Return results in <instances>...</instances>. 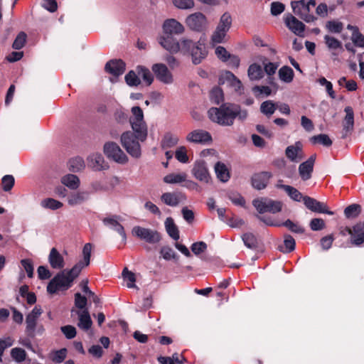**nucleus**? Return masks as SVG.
<instances>
[{
	"instance_id": "nucleus-1",
	"label": "nucleus",
	"mask_w": 364,
	"mask_h": 364,
	"mask_svg": "<svg viewBox=\"0 0 364 364\" xmlns=\"http://www.w3.org/2000/svg\"><path fill=\"white\" fill-rule=\"evenodd\" d=\"M92 250V244L86 243L82 248V259L76 263L70 269H64L58 273L48 284V292L55 294L59 290H66L69 289L73 281L79 276L81 271L90 264Z\"/></svg>"
},
{
	"instance_id": "nucleus-2",
	"label": "nucleus",
	"mask_w": 364,
	"mask_h": 364,
	"mask_svg": "<svg viewBox=\"0 0 364 364\" xmlns=\"http://www.w3.org/2000/svg\"><path fill=\"white\" fill-rule=\"evenodd\" d=\"M210 119L222 126H230L234 119L237 117L239 119L244 120L247 117L246 110L240 109V107L234 104H224L219 108L212 107L208 112Z\"/></svg>"
},
{
	"instance_id": "nucleus-3",
	"label": "nucleus",
	"mask_w": 364,
	"mask_h": 364,
	"mask_svg": "<svg viewBox=\"0 0 364 364\" xmlns=\"http://www.w3.org/2000/svg\"><path fill=\"white\" fill-rule=\"evenodd\" d=\"M141 139L134 131L124 132L120 137V142L127 152L133 158L139 159L141 155V149L139 144Z\"/></svg>"
},
{
	"instance_id": "nucleus-4",
	"label": "nucleus",
	"mask_w": 364,
	"mask_h": 364,
	"mask_svg": "<svg viewBox=\"0 0 364 364\" xmlns=\"http://www.w3.org/2000/svg\"><path fill=\"white\" fill-rule=\"evenodd\" d=\"M131 111L132 116L129 118V122L132 130L144 141L147 137V127L144 119L143 111L138 106L133 107Z\"/></svg>"
},
{
	"instance_id": "nucleus-5",
	"label": "nucleus",
	"mask_w": 364,
	"mask_h": 364,
	"mask_svg": "<svg viewBox=\"0 0 364 364\" xmlns=\"http://www.w3.org/2000/svg\"><path fill=\"white\" fill-rule=\"evenodd\" d=\"M43 313L40 306H36L26 317V332L30 337L41 335L45 329L42 325L38 326L37 322Z\"/></svg>"
},
{
	"instance_id": "nucleus-6",
	"label": "nucleus",
	"mask_w": 364,
	"mask_h": 364,
	"mask_svg": "<svg viewBox=\"0 0 364 364\" xmlns=\"http://www.w3.org/2000/svg\"><path fill=\"white\" fill-rule=\"evenodd\" d=\"M316 5V0H299L291 2L293 12L307 23L314 21L316 18L310 14L311 6Z\"/></svg>"
},
{
	"instance_id": "nucleus-7",
	"label": "nucleus",
	"mask_w": 364,
	"mask_h": 364,
	"mask_svg": "<svg viewBox=\"0 0 364 364\" xmlns=\"http://www.w3.org/2000/svg\"><path fill=\"white\" fill-rule=\"evenodd\" d=\"M103 151L107 158L119 164L128 162V157L120 146L114 141H107L104 144Z\"/></svg>"
},
{
	"instance_id": "nucleus-8",
	"label": "nucleus",
	"mask_w": 364,
	"mask_h": 364,
	"mask_svg": "<svg viewBox=\"0 0 364 364\" xmlns=\"http://www.w3.org/2000/svg\"><path fill=\"white\" fill-rule=\"evenodd\" d=\"M253 205L259 213L269 212L277 213L281 211L282 203L267 198H257L253 200Z\"/></svg>"
},
{
	"instance_id": "nucleus-9",
	"label": "nucleus",
	"mask_w": 364,
	"mask_h": 364,
	"mask_svg": "<svg viewBox=\"0 0 364 364\" xmlns=\"http://www.w3.org/2000/svg\"><path fill=\"white\" fill-rule=\"evenodd\" d=\"M132 234L133 236L151 244L157 243L161 240V235L156 230L139 225L132 228Z\"/></svg>"
},
{
	"instance_id": "nucleus-10",
	"label": "nucleus",
	"mask_w": 364,
	"mask_h": 364,
	"mask_svg": "<svg viewBox=\"0 0 364 364\" xmlns=\"http://www.w3.org/2000/svg\"><path fill=\"white\" fill-rule=\"evenodd\" d=\"M185 23L191 30L195 31H202L208 23L206 16L200 11L189 14L186 18Z\"/></svg>"
},
{
	"instance_id": "nucleus-11",
	"label": "nucleus",
	"mask_w": 364,
	"mask_h": 364,
	"mask_svg": "<svg viewBox=\"0 0 364 364\" xmlns=\"http://www.w3.org/2000/svg\"><path fill=\"white\" fill-rule=\"evenodd\" d=\"M191 173L196 179L202 183H209L211 182L212 178L207 164L203 160H198L194 162Z\"/></svg>"
},
{
	"instance_id": "nucleus-12",
	"label": "nucleus",
	"mask_w": 364,
	"mask_h": 364,
	"mask_svg": "<svg viewBox=\"0 0 364 364\" xmlns=\"http://www.w3.org/2000/svg\"><path fill=\"white\" fill-rule=\"evenodd\" d=\"M186 139L188 142L200 144H208L213 141L210 134L203 129H195L189 132Z\"/></svg>"
},
{
	"instance_id": "nucleus-13",
	"label": "nucleus",
	"mask_w": 364,
	"mask_h": 364,
	"mask_svg": "<svg viewBox=\"0 0 364 364\" xmlns=\"http://www.w3.org/2000/svg\"><path fill=\"white\" fill-rule=\"evenodd\" d=\"M286 26L295 35L303 37L305 25L291 14H286L284 16Z\"/></svg>"
},
{
	"instance_id": "nucleus-14",
	"label": "nucleus",
	"mask_w": 364,
	"mask_h": 364,
	"mask_svg": "<svg viewBox=\"0 0 364 364\" xmlns=\"http://www.w3.org/2000/svg\"><path fill=\"white\" fill-rule=\"evenodd\" d=\"M159 44L172 54L178 53V41L173 35L160 34L157 37Z\"/></svg>"
},
{
	"instance_id": "nucleus-15",
	"label": "nucleus",
	"mask_w": 364,
	"mask_h": 364,
	"mask_svg": "<svg viewBox=\"0 0 364 364\" xmlns=\"http://www.w3.org/2000/svg\"><path fill=\"white\" fill-rule=\"evenodd\" d=\"M185 31L182 23L175 18H168L162 24V33L167 35H181Z\"/></svg>"
},
{
	"instance_id": "nucleus-16",
	"label": "nucleus",
	"mask_w": 364,
	"mask_h": 364,
	"mask_svg": "<svg viewBox=\"0 0 364 364\" xmlns=\"http://www.w3.org/2000/svg\"><path fill=\"white\" fill-rule=\"evenodd\" d=\"M287 158L293 163H299L304 159L303 145L300 141H296L294 144L288 146L285 150Z\"/></svg>"
},
{
	"instance_id": "nucleus-17",
	"label": "nucleus",
	"mask_w": 364,
	"mask_h": 364,
	"mask_svg": "<svg viewBox=\"0 0 364 364\" xmlns=\"http://www.w3.org/2000/svg\"><path fill=\"white\" fill-rule=\"evenodd\" d=\"M303 201L306 207L313 212L318 213H326L329 215H333V212L328 210V206L317 200L309 196L303 198Z\"/></svg>"
},
{
	"instance_id": "nucleus-18",
	"label": "nucleus",
	"mask_w": 364,
	"mask_h": 364,
	"mask_svg": "<svg viewBox=\"0 0 364 364\" xmlns=\"http://www.w3.org/2000/svg\"><path fill=\"white\" fill-rule=\"evenodd\" d=\"M87 166L96 171L106 170L109 168L103 156L100 153L90 154L87 158Z\"/></svg>"
},
{
	"instance_id": "nucleus-19",
	"label": "nucleus",
	"mask_w": 364,
	"mask_h": 364,
	"mask_svg": "<svg viewBox=\"0 0 364 364\" xmlns=\"http://www.w3.org/2000/svg\"><path fill=\"white\" fill-rule=\"evenodd\" d=\"M344 111L346 117L342 123L343 129L341 132V137L343 139L352 133L354 127V113L352 107H346Z\"/></svg>"
},
{
	"instance_id": "nucleus-20",
	"label": "nucleus",
	"mask_w": 364,
	"mask_h": 364,
	"mask_svg": "<svg viewBox=\"0 0 364 364\" xmlns=\"http://www.w3.org/2000/svg\"><path fill=\"white\" fill-rule=\"evenodd\" d=\"M160 200L166 205L176 207L186 200V197L181 192H166L161 196Z\"/></svg>"
},
{
	"instance_id": "nucleus-21",
	"label": "nucleus",
	"mask_w": 364,
	"mask_h": 364,
	"mask_svg": "<svg viewBox=\"0 0 364 364\" xmlns=\"http://www.w3.org/2000/svg\"><path fill=\"white\" fill-rule=\"evenodd\" d=\"M152 70L158 80L166 84L173 82V77L168 68L162 63H156L152 66Z\"/></svg>"
},
{
	"instance_id": "nucleus-22",
	"label": "nucleus",
	"mask_w": 364,
	"mask_h": 364,
	"mask_svg": "<svg viewBox=\"0 0 364 364\" xmlns=\"http://www.w3.org/2000/svg\"><path fill=\"white\" fill-rule=\"evenodd\" d=\"M90 191L87 190L73 192L68 196L67 202L70 206L80 205L90 199Z\"/></svg>"
},
{
	"instance_id": "nucleus-23",
	"label": "nucleus",
	"mask_w": 364,
	"mask_h": 364,
	"mask_svg": "<svg viewBox=\"0 0 364 364\" xmlns=\"http://www.w3.org/2000/svg\"><path fill=\"white\" fill-rule=\"evenodd\" d=\"M346 230L351 236V242L359 246L364 242V225L358 223L355 225L353 228H347Z\"/></svg>"
},
{
	"instance_id": "nucleus-24",
	"label": "nucleus",
	"mask_w": 364,
	"mask_h": 364,
	"mask_svg": "<svg viewBox=\"0 0 364 364\" xmlns=\"http://www.w3.org/2000/svg\"><path fill=\"white\" fill-rule=\"evenodd\" d=\"M74 314L78 316L79 322L77 326L79 328L87 331L91 327L92 321L88 310L76 311L75 309H72L71 316H73Z\"/></svg>"
},
{
	"instance_id": "nucleus-25",
	"label": "nucleus",
	"mask_w": 364,
	"mask_h": 364,
	"mask_svg": "<svg viewBox=\"0 0 364 364\" xmlns=\"http://www.w3.org/2000/svg\"><path fill=\"white\" fill-rule=\"evenodd\" d=\"M189 55H191L192 61L194 64L197 65L201 63L207 55L205 44L200 41H197Z\"/></svg>"
},
{
	"instance_id": "nucleus-26",
	"label": "nucleus",
	"mask_w": 364,
	"mask_h": 364,
	"mask_svg": "<svg viewBox=\"0 0 364 364\" xmlns=\"http://www.w3.org/2000/svg\"><path fill=\"white\" fill-rule=\"evenodd\" d=\"M105 70L114 77L122 75L125 70V64L121 60H111L105 65Z\"/></svg>"
},
{
	"instance_id": "nucleus-27",
	"label": "nucleus",
	"mask_w": 364,
	"mask_h": 364,
	"mask_svg": "<svg viewBox=\"0 0 364 364\" xmlns=\"http://www.w3.org/2000/svg\"><path fill=\"white\" fill-rule=\"evenodd\" d=\"M48 262L50 267L55 269H63L65 265L63 256L55 247H53L50 251Z\"/></svg>"
},
{
	"instance_id": "nucleus-28",
	"label": "nucleus",
	"mask_w": 364,
	"mask_h": 364,
	"mask_svg": "<svg viewBox=\"0 0 364 364\" xmlns=\"http://www.w3.org/2000/svg\"><path fill=\"white\" fill-rule=\"evenodd\" d=\"M103 223L107 227L117 231L124 240L127 239V235L123 226L119 223L118 217L116 215L107 217L103 219Z\"/></svg>"
},
{
	"instance_id": "nucleus-29",
	"label": "nucleus",
	"mask_w": 364,
	"mask_h": 364,
	"mask_svg": "<svg viewBox=\"0 0 364 364\" xmlns=\"http://www.w3.org/2000/svg\"><path fill=\"white\" fill-rule=\"evenodd\" d=\"M315 159V156H311L307 161L299 165V172L303 180L306 181L311 178Z\"/></svg>"
},
{
	"instance_id": "nucleus-30",
	"label": "nucleus",
	"mask_w": 364,
	"mask_h": 364,
	"mask_svg": "<svg viewBox=\"0 0 364 364\" xmlns=\"http://www.w3.org/2000/svg\"><path fill=\"white\" fill-rule=\"evenodd\" d=\"M271 176L272 174L269 172H262L254 175L252 178V183L253 187L258 190L264 188L267 186Z\"/></svg>"
},
{
	"instance_id": "nucleus-31",
	"label": "nucleus",
	"mask_w": 364,
	"mask_h": 364,
	"mask_svg": "<svg viewBox=\"0 0 364 364\" xmlns=\"http://www.w3.org/2000/svg\"><path fill=\"white\" fill-rule=\"evenodd\" d=\"M217 178L223 183L228 181L230 178V171L227 166L220 161L217 162L214 166Z\"/></svg>"
},
{
	"instance_id": "nucleus-32",
	"label": "nucleus",
	"mask_w": 364,
	"mask_h": 364,
	"mask_svg": "<svg viewBox=\"0 0 364 364\" xmlns=\"http://www.w3.org/2000/svg\"><path fill=\"white\" fill-rule=\"evenodd\" d=\"M60 181L70 190H77L80 185V181L78 176L70 173L63 176Z\"/></svg>"
},
{
	"instance_id": "nucleus-33",
	"label": "nucleus",
	"mask_w": 364,
	"mask_h": 364,
	"mask_svg": "<svg viewBox=\"0 0 364 364\" xmlns=\"http://www.w3.org/2000/svg\"><path fill=\"white\" fill-rule=\"evenodd\" d=\"M164 225L168 235L174 240H178L180 237L178 227L172 218L168 217L164 222Z\"/></svg>"
},
{
	"instance_id": "nucleus-34",
	"label": "nucleus",
	"mask_w": 364,
	"mask_h": 364,
	"mask_svg": "<svg viewBox=\"0 0 364 364\" xmlns=\"http://www.w3.org/2000/svg\"><path fill=\"white\" fill-rule=\"evenodd\" d=\"M188 175L185 172L172 173L164 177V181L168 184H177L186 181Z\"/></svg>"
},
{
	"instance_id": "nucleus-35",
	"label": "nucleus",
	"mask_w": 364,
	"mask_h": 364,
	"mask_svg": "<svg viewBox=\"0 0 364 364\" xmlns=\"http://www.w3.org/2000/svg\"><path fill=\"white\" fill-rule=\"evenodd\" d=\"M324 41L328 48L333 52V55L338 54L343 50L341 42L336 38L326 35L324 36Z\"/></svg>"
},
{
	"instance_id": "nucleus-36",
	"label": "nucleus",
	"mask_w": 364,
	"mask_h": 364,
	"mask_svg": "<svg viewBox=\"0 0 364 364\" xmlns=\"http://www.w3.org/2000/svg\"><path fill=\"white\" fill-rule=\"evenodd\" d=\"M247 75L250 80H259L262 78L264 73L260 65L253 63L250 65Z\"/></svg>"
},
{
	"instance_id": "nucleus-37",
	"label": "nucleus",
	"mask_w": 364,
	"mask_h": 364,
	"mask_svg": "<svg viewBox=\"0 0 364 364\" xmlns=\"http://www.w3.org/2000/svg\"><path fill=\"white\" fill-rule=\"evenodd\" d=\"M178 141L179 138L177 135L166 133L161 141V146L164 149H169L177 145Z\"/></svg>"
},
{
	"instance_id": "nucleus-38",
	"label": "nucleus",
	"mask_w": 364,
	"mask_h": 364,
	"mask_svg": "<svg viewBox=\"0 0 364 364\" xmlns=\"http://www.w3.org/2000/svg\"><path fill=\"white\" fill-rule=\"evenodd\" d=\"M196 42L186 38H182L178 41V53L190 54Z\"/></svg>"
},
{
	"instance_id": "nucleus-39",
	"label": "nucleus",
	"mask_w": 364,
	"mask_h": 364,
	"mask_svg": "<svg viewBox=\"0 0 364 364\" xmlns=\"http://www.w3.org/2000/svg\"><path fill=\"white\" fill-rule=\"evenodd\" d=\"M232 26V18L229 13H224L219 20V22L216 26V28L220 29L221 31H224L225 32H228Z\"/></svg>"
},
{
	"instance_id": "nucleus-40",
	"label": "nucleus",
	"mask_w": 364,
	"mask_h": 364,
	"mask_svg": "<svg viewBox=\"0 0 364 364\" xmlns=\"http://www.w3.org/2000/svg\"><path fill=\"white\" fill-rule=\"evenodd\" d=\"M277 187L284 190L289 196L295 201L303 199L302 194L295 188L288 185H277Z\"/></svg>"
},
{
	"instance_id": "nucleus-41",
	"label": "nucleus",
	"mask_w": 364,
	"mask_h": 364,
	"mask_svg": "<svg viewBox=\"0 0 364 364\" xmlns=\"http://www.w3.org/2000/svg\"><path fill=\"white\" fill-rule=\"evenodd\" d=\"M279 79L287 83H289L293 80L294 71L289 66H283L279 70Z\"/></svg>"
},
{
	"instance_id": "nucleus-42",
	"label": "nucleus",
	"mask_w": 364,
	"mask_h": 364,
	"mask_svg": "<svg viewBox=\"0 0 364 364\" xmlns=\"http://www.w3.org/2000/svg\"><path fill=\"white\" fill-rule=\"evenodd\" d=\"M41 205L43 208L55 210L61 208L63 204L54 198H48L41 201Z\"/></svg>"
},
{
	"instance_id": "nucleus-43",
	"label": "nucleus",
	"mask_w": 364,
	"mask_h": 364,
	"mask_svg": "<svg viewBox=\"0 0 364 364\" xmlns=\"http://www.w3.org/2000/svg\"><path fill=\"white\" fill-rule=\"evenodd\" d=\"M277 109V104L272 100L263 102L260 105V111L267 117L272 115Z\"/></svg>"
},
{
	"instance_id": "nucleus-44",
	"label": "nucleus",
	"mask_w": 364,
	"mask_h": 364,
	"mask_svg": "<svg viewBox=\"0 0 364 364\" xmlns=\"http://www.w3.org/2000/svg\"><path fill=\"white\" fill-rule=\"evenodd\" d=\"M69 166L73 172H79L85 168V164L82 158L77 156L70 160Z\"/></svg>"
},
{
	"instance_id": "nucleus-45",
	"label": "nucleus",
	"mask_w": 364,
	"mask_h": 364,
	"mask_svg": "<svg viewBox=\"0 0 364 364\" xmlns=\"http://www.w3.org/2000/svg\"><path fill=\"white\" fill-rule=\"evenodd\" d=\"M310 141L312 144H321L327 147L331 146L333 143L329 136L325 134L313 136L310 138Z\"/></svg>"
},
{
	"instance_id": "nucleus-46",
	"label": "nucleus",
	"mask_w": 364,
	"mask_h": 364,
	"mask_svg": "<svg viewBox=\"0 0 364 364\" xmlns=\"http://www.w3.org/2000/svg\"><path fill=\"white\" fill-rule=\"evenodd\" d=\"M222 77L228 81L231 86L235 87V90H239L242 87V83L231 72L226 71L223 74Z\"/></svg>"
},
{
	"instance_id": "nucleus-47",
	"label": "nucleus",
	"mask_w": 364,
	"mask_h": 364,
	"mask_svg": "<svg viewBox=\"0 0 364 364\" xmlns=\"http://www.w3.org/2000/svg\"><path fill=\"white\" fill-rule=\"evenodd\" d=\"M173 5L180 10H190L194 8V0H171Z\"/></svg>"
},
{
	"instance_id": "nucleus-48",
	"label": "nucleus",
	"mask_w": 364,
	"mask_h": 364,
	"mask_svg": "<svg viewBox=\"0 0 364 364\" xmlns=\"http://www.w3.org/2000/svg\"><path fill=\"white\" fill-rule=\"evenodd\" d=\"M227 33V32L223 30L221 31L218 28H215V31L213 32V34L211 36V43L213 44L224 43L225 41Z\"/></svg>"
},
{
	"instance_id": "nucleus-49",
	"label": "nucleus",
	"mask_w": 364,
	"mask_h": 364,
	"mask_svg": "<svg viewBox=\"0 0 364 364\" xmlns=\"http://www.w3.org/2000/svg\"><path fill=\"white\" fill-rule=\"evenodd\" d=\"M122 276L128 288H137L135 284V274L133 272L129 271L127 268H124L122 271Z\"/></svg>"
},
{
	"instance_id": "nucleus-50",
	"label": "nucleus",
	"mask_w": 364,
	"mask_h": 364,
	"mask_svg": "<svg viewBox=\"0 0 364 364\" xmlns=\"http://www.w3.org/2000/svg\"><path fill=\"white\" fill-rule=\"evenodd\" d=\"M361 206L358 204H352L346 207L344 210V214L347 218H355L360 213Z\"/></svg>"
},
{
	"instance_id": "nucleus-51",
	"label": "nucleus",
	"mask_w": 364,
	"mask_h": 364,
	"mask_svg": "<svg viewBox=\"0 0 364 364\" xmlns=\"http://www.w3.org/2000/svg\"><path fill=\"white\" fill-rule=\"evenodd\" d=\"M11 356L16 363H21L26 360V352L21 348H14L11 350Z\"/></svg>"
},
{
	"instance_id": "nucleus-52",
	"label": "nucleus",
	"mask_w": 364,
	"mask_h": 364,
	"mask_svg": "<svg viewBox=\"0 0 364 364\" xmlns=\"http://www.w3.org/2000/svg\"><path fill=\"white\" fill-rule=\"evenodd\" d=\"M210 97L212 102L216 105L223 102L224 97L222 89L218 87L213 88L210 94Z\"/></svg>"
},
{
	"instance_id": "nucleus-53",
	"label": "nucleus",
	"mask_w": 364,
	"mask_h": 364,
	"mask_svg": "<svg viewBox=\"0 0 364 364\" xmlns=\"http://www.w3.org/2000/svg\"><path fill=\"white\" fill-rule=\"evenodd\" d=\"M176 159L181 163L187 164L189 162V158L187 155V149L184 146L178 147L175 151Z\"/></svg>"
},
{
	"instance_id": "nucleus-54",
	"label": "nucleus",
	"mask_w": 364,
	"mask_h": 364,
	"mask_svg": "<svg viewBox=\"0 0 364 364\" xmlns=\"http://www.w3.org/2000/svg\"><path fill=\"white\" fill-rule=\"evenodd\" d=\"M326 28L331 33H339L343 31V24L338 21H328L326 22Z\"/></svg>"
},
{
	"instance_id": "nucleus-55",
	"label": "nucleus",
	"mask_w": 364,
	"mask_h": 364,
	"mask_svg": "<svg viewBox=\"0 0 364 364\" xmlns=\"http://www.w3.org/2000/svg\"><path fill=\"white\" fill-rule=\"evenodd\" d=\"M137 71L139 77H142L148 85L152 83L154 77L149 69L144 67H138Z\"/></svg>"
},
{
	"instance_id": "nucleus-56",
	"label": "nucleus",
	"mask_w": 364,
	"mask_h": 364,
	"mask_svg": "<svg viewBox=\"0 0 364 364\" xmlns=\"http://www.w3.org/2000/svg\"><path fill=\"white\" fill-rule=\"evenodd\" d=\"M87 303V300L85 296L78 292L75 294V306L77 309L76 311L88 310L86 308Z\"/></svg>"
},
{
	"instance_id": "nucleus-57",
	"label": "nucleus",
	"mask_w": 364,
	"mask_h": 364,
	"mask_svg": "<svg viewBox=\"0 0 364 364\" xmlns=\"http://www.w3.org/2000/svg\"><path fill=\"white\" fill-rule=\"evenodd\" d=\"M284 247H281L280 250L283 252H290L293 251L295 248V240L294 239L290 236H285L284 241Z\"/></svg>"
},
{
	"instance_id": "nucleus-58",
	"label": "nucleus",
	"mask_w": 364,
	"mask_h": 364,
	"mask_svg": "<svg viewBox=\"0 0 364 364\" xmlns=\"http://www.w3.org/2000/svg\"><path fill=\"white\" fill-rule=\"evenodd\" d=\"M244 244L248 248H255L257 245L256 237L252 233H245L242 237Z\"/></svg>"
},
{
	"instance_id": "nucleus-59",
	"label": "nucleus",
	"mask_w": 364,
	"mask_h": 364,
	"mask_svg": "<svg viewBox=\"0 0 364 364\" xmlns=\"http://www.w3.org/2000/svg\"><path fill=\"white\" fill-rule=\"evenodd\" d=\"M26 41V34L24 32H20L13 43V48L16 50L22 48L25 45Z\"/></svg>"
},
{
	"instance_id": "nucleus-60",
	"label": "nucleus",
	"mask_w": 364,
	"mask_h": 364,
	"mask_svg": "<svg viewBox=\"0 0 364 364\" xmlns=\"http://www.w3.org/2000/svg\"><path fill=\"white\" fill-rule=\"evenodd\" d=\"M125 80L129 86H137L140 83L139 77L134 71H130L125 75Z\"/></svg>"
},
{
	"instance_id": "nucleus-61",
	"label": "nucleus",
	"mask_w": 364,
	"mask_h": 364,
	"mask_svg": "<svg viewBox=\"0 0 364 364\" xmlns=\"http://www.w3.org/2000/svg\"><path fill=\"white\" fill-rule=\"evenodd\" d=\"M21 264L26 271L27 276L29 278L33 277V264L31 259H23L21 260Z\"/></svg>"
},
{
	"instance_id": "nucleus-62",
	"label": "nucleus",
	"mask_w": 364,
	"mask_h": 364,
	"mask_svg": "<svg viewBox=\"0 0 364 364\" xmlns=\"http://www.w3.org/2000/svg\"><path fill=\"white\" fill-rule=\"evenodd\" d=\"M2 186L4 191H10L14 185V178L11 175H6L2 178Z\"/></svg>"
},
{
	"instance_id": "nucleus-63",
	"label": "nucleus",
	"mask_w": 364,
	"mask_h": 364,
	"mask_svg": "<svg viewBox=\"0 0 364 364\" xmlns=\"http://www.w3.org/2000/svg\"><path fill=\"white\" fill-rule=\"evenodd\" d=\"M285 9V5L279 1H274L271 4V14L273 16L281 14Z\"/></svg>"
},
{
	"instance_id": "nucleus-64",
	"label": "nucleus",
	"mask_w": 364,
	"mask_h": 364,
	"mask_svg": "<svg viewBox=\"0 0 364 364\" xmlns=\"http://www.w3.org/2000/svg\"><path fill=\"white\" fill-rule=\"evenodd\" d=\"M351 40L356 46L364 48V36L360 31L352 33Z\"/></svg>"
}]
</instances>
